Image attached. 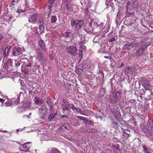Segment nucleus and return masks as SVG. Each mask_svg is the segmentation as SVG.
<instances>
[{"label":"nucleus","mask_w":153,"mask_h":153,"mask_svg":"<svg viewBox=\"0 0 153 153\" xmlns=\"http://www.w3.org/2000/svg\"><path fill=\"white\" fill-rule=\"evenodd\" d=\"M143 149L145 153H150V152L149 151V149L145 146H143Z\"/></svg>","instance_id":"37"},{"label":"nucleus","mask_w":153,"mask_h":153,"mask_svg":"<svg viewBox=\"0 0 153 153\" xmlns=\"http://www.w3.org/2000/svg\"><path fill=\"white\" fill-rule=\"evenodd\" d=\"M75 110H76V111L79 112H80V111H82V110H81V109L79 108H76Z\"/></svg>","instance_id":"56"},{"label":"nucleus","mask_w":153,"mask_h":153,"mask_svg":"<svg viewBox=\"0 0 153 153\" xmlns=\"http://www.w3.org/2000/svg\"><path fill=\"white\" fill-rule=\"evenodd\" d=\"M36 51L37 52V57L39 59H40L43 58V57H45L42 51L40 50L39 49H37L36 50Z\"/></svg>","instance_id":"15"},{"label":"nucleus","mask_w":153,"mask_h":153,"mask_svg":"<svg viewBox=\"0 0 153 153\" xmlns=\"http://www.w3.org/2000/svg\"><path fill=\"white\" fill-rule=\"evenodd\" d=\"M88 131L89 132L91 133H96L97 132V130L95 129H89Z\"/></svg>","instance_id":"40"},{"label":"nucleus","mask_w":153,"mask_h":153,"mask_svg":"<svg viewBox=\"0 0 153 153\" xmlns=\"http://www.w3.org/2000/svg\"><path fill=\"white\" fill-rule=\"evenodd\" d=\"M60 118L61 119H64V120H67L69 119V118L67 115H62L60 117Z\"/></svg>","instance_id":"36"},{"label":"nucleus","mask_w":153,"mask_h":153,"mask_svg":"<svg viewBox=\"0 0 153 153\" xmlns=\"http://www.w3.org/2000/svg\"><path fill=\"white\" fill-rule=\"evenodd\" d=\"M48 153H60V152L57 149L53 148L51 150H48Z\"/></svg>","instance_id":"21"},{"label":"nucleus","mask_w":153,"mask_h":153,"mask_svg":"<svg viewBox=\"0 0 153 153\" xmlns=\"http://www.w3.org/2000/svg\"><path fill=\"white\" fill-rule=\"evenodd\" d=\"M3 55L4 57H6V56H8L7 53V52L6 51V49H5V50L3 52Z\"/></svg>","instance_id":"51"},{"label":"nucleus","mask_w":153,"mask_h":153,"mask_svg":"<svg viewBox=\"0 0 153 153\" xmlns=\"http://www.w3.org/2000/svg\"><path fill=\"white\" fill-rule=\"evenodd\" d=\"M70 108L73 110H75L76 107L74 104H72L71 105Z\"/></svg>","instance_id":"47"},{"label":"nucleus","mask_w":153,"mask_h":153,"mask_svg":"<svg viewBox=\"0 0 153 153\" xmlns=\"http://www.w3.org/2000/svg\"><path fill=\"white\" fill-rule=\"evenodd\" d=\"M35 102L36 104H39L42 103L43 102V100L41 98L38 97H35Z\"/></svg>","instance_id":"22"},{"label":"nucleus","mask_w":153,"mask_h":153,"mask_svg":"<svg viewBox=\"0 0 153 153\" xmlns=\"http://www.w3.org/2000/svg\"><path fill=\"white\" fill-rule=\"evenodd\" d=\"M18 0H13L11 3V5L12 6L14 5L16 3L18 2Z\"/></svg>","instance_id":"48"},{"label":"nucleus","mask_w":153,"mask_h":153,"mask_svg":"<svg viewBox=\"0 0 153 153\" xmlns=\"http://www.w3.org/2000/svg\"><path fill=\"white\" fill-rule=\"evenodd\" d=\"M21 62L25 63L28 61V59L27 58H22L19 60Z\"/></svg>","instance_id":"32"},{"label":"nucleus","mask_w":153,"mask_h":153,"mask_svg":"<svg viewBox=\"0 0 153 153\" xmlns=\"http://www.w3.org/2000/svg\"><path fill=\"white\" fill-rule=\"evenodd\" d=\"M87 42V41L86 39H85L84 38H82L81 39L80 44H81V45H83L85 44L86 42Z\"/></svg>","instance_id":"39"},{"label":"nucleus","mask_w":153,"mask_h":153,"mask_svg":"<svg viewBox=\"0 0 153 153\" xmlns=\"http://www.w3.org/2000/svg\"><path fill=\"white\" fill-rule=\"evenodd\" d=\"M39 25H43V20L42 18H40L39 20Z\"/></svg>","instance_id":"44"},{"label":"nucleus","mask_w":153,"mask_h":153,"mask_svg":"<svg viewBox=\"0 0 153 153\" xmlns=\"http://www.w3.org/2000/svg\"><path fill=\"white\" fill-rule=\"evenodd\" d=\"M66 7L68 10L70 12H71L73 10L72 5L70 4L67 3L66 5Z\"/></svg>","instance_id":"27"},{"label":"nucleus","mask_w":153,"mask_h":153,"mask_svg":"<svg viewBox=\"0 0 153 153\" xmlns=\"http://www.w3.org/2000/svg\"><path fill=\"white\" fill-rule=\"evenodd\" d=\"M118 99H115L112 100V103L114 104H116L117 102Z\"/></svg>","instance_id":"55"},{"label":"nucleus","mask_w":153,"mask_h":153,"mask_svg":"<svg viewBox=\"0 0 153 153\" xmlns=\"http://www.w3.org/2000/svg\"><path fill=\"white\" fill-rule=\"evenodd\" d=\"M25 66L27 68H31L32 69H35V68H33V67H34L32 65V63L31 62H28V63L25 65Z\"/></svg>","instance_id":"28"},{"label":"nucleus","mask_w":153,"mask_h":153,"mask_svg":"<svg viewBox=\"0 0 153 153\" xmlns=\"http://www.w3.org/2000/svg\"><path fill=\"white\" fill-rule=\"evenodd\" d=\"M83 119L82 120L85 121V122H87V121L88 120L86 118L84 117L83 118H82Z\"/></svg>","instance_id":"61"},{"label":"nucleus","mask_w":153,"mask_h":153,"mask_svg":"<svg viewBox=\"0 0 153 153\" xmlns=\"http://www.w3.org/2000/svg\"><path fill=\"white\" fill-rule=\"evenodd\" d=\"M67 128V129H66V130H68L70 128V125L69 123H67L64 125Z\"/></svg>","instance_id":"49"},{"label":"nucleus","mask_w":153,"mask_h":153,"mask_svg":"<svg viewBox=\"0 0 153 153\" xmlns=\"http://www.w3.org/2000/svg\"><path fill=\"white\" fill-rule=\"evenodd\" d=\"M104 23L102 22L100 25H98V27H99L100 29L102 30L105 29V27H104Z\"/></svg>","instance_id":"33"},{"label":"nucleus","mask_w":153,"mask_h":153,"mask_svg":"<svg viewBox=\"0 0 153 153\" xmlns=\"http://www.w3.org/2000/svg\"><path fill=\"white\" fill-rule=\"evenodd\" d=\"M69 105L68 102H64V104L62 105V108L63 110H65L68 109Z\"/></svg>","instance_id":"19"},{"label":"nucleus","mask_w":153,"mask_h":153,"mask_svg":"<svg viewBox=\"0 0 153 153\" xmlns=\"http://www.w3.org/2000/svg\"><path fill=\"white\" fill-rule=\"evenodd\" d=\"M140 129L141 131L148 136L153 134V127H151L147 129L145 128V126H143L141 127Z\"/></svg>","instance_id":"8"},{"label":"nucleus","mask_w":153,"mask_h":153,"mask_svg":"<svg viewBox=\"0 0 153 153\" xmlns=\"http://www.w3.org/2000/svg\"><path fill=\"white\" fill-rule=\"evenodd\" d=\"M39 44L40 47L44 51H46L47 49L45 45L42 40H40L39 42Z\"/></svg>","instance_id":"13"},{"label":"nucleus","mask_w":153,"mask_h":153,"mask_svg":"<svg viewBox=\"0 0 153 153\" xmlns=\"http://www.w3.org/2000/svg\"><path fill=\"white\" fill-rule=\"evenodd\" d=\"M131 7L132 9H134L136 8H138L139 7V3L136 1L132 2Z\"/></svg>","instance_id":"18"},{"label":"nucleus","mask_w":153,"mask_h":153,"mask_svg":"<svg viewBox=\"0 0 153 153\" xmlns=\"http://www.w3.org/2000/svg\"><path fill=\"white\" fill-rule=\"evenodd\" d=\"M130 132V131L128 129H125L123 132V135L127 138L130 136L129 133Z\"/></svg>","instance_id":"24"},{"label":"nucleus","mask_w":153,"mask_h":153,"mask_svg":"<svg viewBox=\"0 0 153 153\" xmlns=\"http://www.w3.org/2000/svg\"><path fill=\"white\" fill-rule=\"evenodd\" d=\"M71 33L70 32H66L65 33V36L67 38H68L70 37V34Z\"/></svg>","instance_id":"46"},{"label":"nucleus","mask_w":153,"mask_h":153,"mask_svg":"<svg viewBox=\"0 0 153 153\" xmlns=\"http://www.w3.org/2000/svg\"><path fill=\"white\" fill-rule=\"evenodd\" d=\"M55 0H49L48 2L50 4H53Z\"/></svg>","instance_id":"54"},{"label":"nucleus","mask_w":153,"mask_h":153,"mask_svg":"<svg viewBox=\"0 0 153 153\" xmlns=\"http://www.w3.org/2000/svg\"><path fill=\"white\" fill-rule=\"evenodd\" d=\"M136 41L131 42L129 44H125L123 47V49L124 50H130L132 48L131 44L135 42Z\"/></svg>","instance_id":"17"},{"label":"nucleus","mask_w":153,"mask_h":153,"mask_svg":"<svg viewBox=\"0 0 153 153\" xmlns=\"http://www.w3.org/2000/svg\"><path fill=\"white\" fill-rule=\"evenodd\" d=\"M145 41L142 40L140 42L136 41L131 44L132 48L135 47V49L136 51L135 55V56L138 57L143 55L144 50L148 47Z\"/></svg>","instance_id":"1"},{"label":"nucleus","mask_w":153,"mask_h":153,"mask_svg":"<svg viewBox=\"0 0 153 153\" xmlns=\"http://www.w3.org/2000/svg\"><path fill=\"white\" fill-rule=\"evenodd\" d=\"M24 51V49L16 46L14 47L12 51V55L15 56H17L22 54Z\"/></svg>","instance_id":"5"},{"label":"nucleus","mask_w":153,"mask_h":153,"mask_svg":"<svg viewBox=\"0 0 153 153\" xmlns=\"http://www.w3.org/2000/svg\"><path fill=\"white\" fill-rule=\"evenodd\" d=\"M130 4V2L129 1H128L126 5V14L129 15H134V11L130 9V7H128Z\"/></svg>","instance_id":"10"},{"label":"nucleus","mask_w":153,"mask_h":153,"mask_svg":"<svg viewBox=\"0 0 153 153\" xmlns=\"http://www.w3.org/2000/svg\"><path fill=\"white\" fill-rule=\"evenodd\" d=\"M19 97L20 96H18L16 99H15L14 98H13L12 99L11 101L13 102V103L14 104V105H18L20 100Z\"/></svg>","instance_id":"20"},{"label":"nucleus","mask_w":153,"mask_h":153,"mask_svg":"<svg viewBox=\"0 0 153 153\" xmlns=\"http://www.w3.org/2000/svg\"><path fill=\"white\" fill-rule=\"evenodd\" d=\"M34 69H32V68H27L26 67L25 68L24 70L22 71V72L26 74H28L31 71H33Z\"/></svg>","instance_id":"23"},{"label":"nucleus","mask_w":153,"mask_h":153,"mask_svg":"<svg viewBox=\"0 0 153 153\" xmlns=\"http://www.w3.org/2000/svg\"><path fill=\"white\" fill-rule=\"evenodd\" d=\"M116 93H117L119 96L121 95L122 94V92L120 91H117Z\"/></svg>","instance_id":"59"},{"label":"nucleus","mask_w":153,"mask_h":153,"mask_svg":"<svg viewBox=\"0 0 153 153\" xmlns=\"http://www.w3.org/2000/svg\"><path fill=\"white\" fill-rule=\"evenodd\" d=\"M133 69V67L130 66H128L125 70V73L126 75H128L132 72Z\"/></svg>","instance_id":"16"},{"label":"nucleus","mask_w":153,"mask_h":153,"mask_svg":"<svg viewBox=\"0 0 153 153\" xmlns=\"http://www.w3.org/2000/svg\"><path fill=\"white\" fill-rule=\"evenodd\" d=\"M57 20V18L55 16H53L51 17V21L52 23L55 22Z\"/></svg>","instance_id":"30"},{"label":"nucleus","mask_w":153,"mask_h":153,"mask_svg":"<svg viewBox=\"0 0 153 153\" xmlns=\"http://www.w3.org/2000/svg\"><path fill=\"white\" fill-rule=\"evenodd\" d=\"M53 7V4H50V5H48V9H49V12H51L52 10V8Z\"/></svg>","instance_id":"45"},{"label":"nucleus","mask_w":153,"mask_h":153,"mask_svg":"<svg viewBox=\"0 0 153 153\" xmlns=\"http://www.w3.org/2000/svg\"><path fill=\"white\" fill-rule=\"evenodd\" d=\"M98 27V24L93 22V19H92L91 22L89 23V26L88 27V30L90 32H92L95 28Z\"/></svg>","instance_id":"9"},{"label":"nucleus","mask_w":153,"mask_h":153,"mask_svg":"<svg viewBox=\"0 0 153 153\" xmlns=\"http://www.w3.org/2000/svg\"><path fill=\"white\" fill-rule=\"evenodd\" d=\"M83 24V20H74L71 22V26L76 29H81Z\"/></svg>","instance_id":"3"},{"label":"nucleus","mask_w":153,"mask_h":153,"mask_svg":"<svg viewBox=\"0 0 153 153\" xmlns=\"http://www.w3.org/2000/svg\"><path fill=\"white\" fill-rule=\"evenodd\" d=\"M112 147H114V149L118 150L119 149V147L118 145H117V146L115 145H113Z\"/></svg>","instance_id":"57"},{"label":"nucleus","mask_w":153,"mask_h":153,"mask_svg":"<svg viewBox=\"0 0 153 153\" xmlns=\"http://www.w3.org/2000/svg\"><path fill=\"white\" fill-rule=\"evenodd\" d=\"M37 15V14H34L32 15L29 18V21L30 23H34L38 19Z\"/></svg>","instance_id":"12"},{"label":"nucleus","mask_w":153,"mask_h":153,"mask_svg":"<svg viewBox=\"0 0 153 153\" xmlns=\"http://www.w3.org/2000/svg\"><path fill=\"white\" fill-rule=\"evenodd\" d=\"M39 32L40 33L43 32L44 30V27L43 26V25H39Z\"/></svg>","instance_id":"34"},{"label":"nucleus","mask_w":153,"mask_h":153,"mask_svg":"<svg viewBox=\"0 0 153 153\" xmlns=\"http://www.w3.org/2000/svg\"><path fill=\"white\" fill-rule=\"evenodd\" d=\"M48 110V109L46 105H44L41 106L38 112L39 118L42 119V120H45Z\"/></svg>","instance_id":"2"},{"label":"nucleus","mask_w":153,"mask_h":153,"mask_svg":"<svg viewBox=\"0 0 153 153\" xmlns=\"http://www.w3.org/2000/svg\"><path fill=\"white\" fill-rule=\"evenodd\" d=\"M80 48H82L83 51L85 50L86 48V46H83V45H80Z\"/></svg>","instance_id":"52"},{"label":"nucleus","mask_w":153,"mask_h":153,"mask_svg":"<svg viewBox=\"0 0 153 153\" xmlns=\"http://www.w3.org/2000/svg\"><path fill=\"white\" fill-rule=\"evenodd\" d=\"M39 60L42 64H45L46 63V60L45 57H43V58L40 59Z\"/></svg>","instance_id":"29"},{"label":"nucleus","mask_w":153,"mask_h":153,"mask_svg":"<svg viewBox=\"0 0 153 153\" xmlns=\"http://www.w3.org/2000/svg\"><path fill=\"white\" fill-rule=\"evenodd\" d=\"M76 117L77 118L79 119L80 120H82V118L84 117H80L79 116H77Z\"/></svg>","instance_id":"60"},{"label":"nucleus","mask_w":153,"mask_h":153,"mask_svg":"<svg viewBox=\"0 0 153 153\" xmlns=\"http://www.w3.org/2000/svg\"><path fill=\"white\" fill-rule=\"evenodd\" d=\"M83 51H83V50L82 49V48H80V49L79 50L78 53V55L79 56H82V52Z\"/></svg>","instance_id":"38"},{"label":"nucleus","mask_w":153,"mask_h":153,"mask_svg":"<svg viewBox=\"0 0 153 153\" xmlns=\"http://www.w3.org/2000/svg\"><path fill=\"white\" fill-rule=\"evenodd\" d=\"M7 62L8 65H9L10 66H11L12 63V60L11 59H8L7 60Z\"/></svg>","instance_id":"41"},{"label":"nucleus","mask_w":153,"mask_h":153,"mask_svg":"<svg viewBox=\"0 0 153 153\" xmlns=\"http://www.w3.org/2000/svg\"><path fill=\"white\" fill-rule=\"evenodd\" d=\"M19 60V57L18 58L17 60H15V64L16 67L19 66L20 65V62L18 61Z\"/></svg>","instance_id":"31"},{"label":"nucleus","mask_w":153,"mask_h":153,"mask_svg":"<svg viewBox=\"0 0 153 153\" xmlns=\"http://www.w3.org/2000/svg\"><path fill=\"white\" fill-rule=\"evenodd\" d=\"M130 101L131 103H133L135 102V100H130Z\"/></svg>","instance_id":"64"},{"label":"nucleus","mask_w":153,"mask_h":153,"mask_svg":"<svg viewBox=\"0 0 153 153\" xmlns=\"http://www.w3.org/2000/svg\"><path fill=\"white\" fill-rule=\"evenodd\" d=\"M4 100L2 98H0V102L2 103H3L4 102Z\"/></svg>","instance_id":"63"},{"label":"nucleus","mask_w":153,"mask_h":153,"mask_svg":"<svg viewBox=\"0 0 153 153\" xmlns=\"http://www.w3.org/2000/svg\"><path fill=\"white\" fill-rule=\"evenodd\" d=\"M13 102L12 101L11 102H10L8 103L7 104V105L8 106H11L13 105H14V104H13Z\"/></svg>","instance_id":"53"},{"label":"nucleus","mask_w":153,"mask_h":153,"mask_svg":"<svg viewBox=\"0 0 153 153\" xmlns=\"http://www.w3.org/2000/svg\"><path fill=\"white\" fill-rule=\"evenodd\" d=\"M113 127L114 128H118V123L117 122H113L112 123Z\"/></svg>","instance_id":"35"},{"label":"nucleus","mask_w":153,"mask_h":153,"mask_svg":"<svg viewBox=\"0 0 153 153\" xmlns=\"http://www.w3.org/2000/svg\"><path fill=\"white\" fill-rule=\"evenodd\" d=\"M79 120L73 118L71 120V124L73 126H76L79 125Z\"/></svg>","instance_id":"14"},{"label":"nucleus","mask_w":153,"mask_h":153,"mask_svg":"<svg viewBox=\"0 0 153 153\" xmlns=\"http://www.w3.org/2000/svg\"><path fill=\"white\" fill-rule=\"evenodd\" d=\"M110 111L114 114L115 119L118 122H120L122 120V117L119 111L114 109V108H111Z\"/></svg>","instance_id":"4"},{"label":"nucleus","mask_w":153,"mask_h":153,"mask_svg":"<svg viewBox=\"0 0 153 153\" xmlns=\"http://www.w3.org/2000/svg\"><path fill=\"white\" fill-rule=\"evenodd\" d=\"M141 83L142 85L146 90H149L151 88V85L150 84V81L147 79L145 78L142 79Z\"/></svg>","instance_id":"7"},{"label":"nucleus","mask_w":153,"mask_h":153,"mask_svg":"<svg viewBox=\"0 0 153 153\" xmlns=\"http://www.w3.org/2000/svg\"><path fill=\"white\" fill-rule=\"evenodd\" d=\"M6 51L7 52V55H8V54L10 52V49L9 48H6Z\"/></svg>","instance_id":"62"},{"label":"nucleus","mask_w":153,"mask_h":153,"mask_svg":"<svg viewBox=\"0 0 153 153\" xmlns=\"http://www.w3.org/2000/svg\"><path fill=\"white\" fill-rule=\"evenodd\" d=\"M112 98L113 100L117 99L116 93H113V96L112 97Z\"/></svg>","instance_id":"43"},{"label":"nucleus","mask_w":153,"mask_h":153,"mask_svg":"<svg viewBox=\"0 0 153 153\" xmlns=\"http://www.w3.org/2000/svg\"><path fill=\"white\" fill-rule=\"evenodd\" d=\"M115 39L114 37H112L109 40L110 42H112L115 40Z\"/></svg>","instance_id":"58"},{"label":"nucleus","mask_w":153,"mask_h":153,"mask_svg":"<svg viewBox=\"0 0 153 153\" xmlns=\"http://www.w3.org/2000/svg\"><path fill=\"white\" fill-rule=\"evenodd\" d=\"M85 124H88L89 125H92V122L91 121L88 120L87 122H84Z\"/></svg>","instance_id":"50"},{"label":"nucleus","mask_w":153,"mask_h":153,"mask_svg":"<svg viewBox=\"0 0 153 153\" xmlns=\"http://www.w3.org/2000/svg\"><path fill=\"white\" fill-rule=\"evenodd\" d=\"M31 143V142H28L25 143L24 144H22V146L23 147L24 150H21V151L26 152H29V149H30L31 145L29 144H30Z\"/></svg>","instance_id":"11"},{"label":"nucleus","mask_w":153,"mask_h":153,"mask_svg":"<svg viewBox=\"0 0 153 153\" xmlns=\"http://www.w3.org/2000/svg\"><path fill=\"white\" fill-rule=\"evenodd\" d=\"M147 125L150 127L153 128V118L149 120Z\"/></svg>","instance_id":"26"},{"label":"nucleus","mask_w":153,"mask_h":153,"mask_svg":"<svg viewBox=\"0 0 153 153\" xmlns=\"http://www.w3.org/2000/svg\"><path fill=\"white\" fill-rule=\"evenodd\" d=\"M56 114L55 113H51L48 116V119L50 120H52L53 119L56 117Z\"/></svg>","instance_id":"25"},{"label":"nucleus","mask_w":153,"mask_h":153,"mask_svg":"<svg viewBox=\"0 0 153 153\" xmlns=\"http://www.w3.org/2000/svg\"><path fill=\"white\" fill-rule=\"evenodd\" d=\"M66 129H67V128L65 126L63 125V126H62L60 127L59 128V130H62V131H64Z\"/></svg>","instance_id":"42"},{"label":"nucleus","mask_w":153,"mask_h":153,"mask_svg":"<svg viewBox=\"0 0 153 153\" xmlns=\"http://www.w3.org/2000/svg\"><path fill=\"white\" fill-rule=\"evenodd\" d=\"M67 52L71 55L75 56L77 53V49L76 47L71 46L67 47L66 48Z\"/></svg>","instance_id":"6"}]
</instances>
